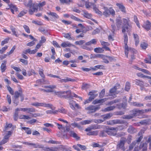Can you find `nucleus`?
<instances>
[{
	"mask_svg": "<svg viewBox=\"0 0 151 151\" xmlns=\"http://www.w3.org/2000/svg\"><path fill=\"white\" fill-rule=\"evenodd\" d=\"M24 4L26 6L29 7V13L30 15L32 14L35 12L38 11V5L37 3L32 4V0H29L28 2H24Z\"/></svg>",
	"mask_w": 151,
	"mask_h": 151,
	"instance_id": "nucleus-1",
	"label": "nucleus"
},
{
	"mask_svg": "<svg viewBox=\"0 0 151 151\" xmlns=\"http://www.w3.org/2000/svg\"><path fill=\"white\" fill-rule=\"evenodd\" d=\"M124 32H122L124 34V42L125 44V49L124 52L126 56L127 57L128 56V51L131 52L135 53L136 50L134 49L133 48H130L129 50L128 47L127 45L128 40V37L127 35V34Z\"/></svg>",
	"mask_w": 151,
	"mask_h": 151,
	"instance_id": "nucleus-2",
	"label": "nucleus"
},
{
	"mask_svg": "<svg viewBox=\"0 0 151 151\" xmlns=\"http://www.w3.org/2000/svg\"><path fill=\"white\" fill-rule=\"evenodd\" d=\"M132 114L127 115H124L123 118L125 119H130L132 118L134 116H137L142 114L141 110L137 109H134L131 111Z\"/></svg>",
	"mask_w": 151,
	"mask_h": 151,
	"instance_id": "nucleus-3",
	"label": "nucleus"
},
{
	"mask_svg": "<svg viewBox=\"0 0 151 151\" xmlns=\"http://www.w3.org/2000/svg\"><path fill=\"white\" fill-rule=\"evenodd\" d=\"M13 133V130L6 131L5 133V135L2 140L0 142V145H3L8 142L9 138Z\"/></svg>",
	"mask_w": 151,
	"mask_h": 151,
	"instance_id": "nucleus-4",
	"label": "nucleus"
},
{
	"mask_svg": "<svg viewBox=\"0 0 151 151\" xmlns=\"http://www.w3.org/2000/svg\"><path fill=\"white\" fill-rule=\"evenodd\" d=\"M47 76L51 77L56 78H58L59 79L58 80V81L62 83L63 82H66L68 81H75L74 79H71L68 77H66L65 79H61L60 78L59 76L53 75L50 74H47Z\"/></svg>",
	"mask_w": 151,
	"mask_h": 151,
	"instance_id": "nucleus-5",
	"label": "nucleus"
},
{
	"mask_svg": "<svg viewBox=\"0 0 151 151\" xmlns=\"http://www.w3.org/2000/svg\"><path fill=\"white\" fill-rule=\"evenodd\" d=\"M31 105L37 107L39 106H42L48 109H53L52 105V104H47L44 102L39 103L38 102H35L31 104Z\"/></svg>",
	"mask_w": 151,
	"mask_h": 151,
	"instance_id": "nucleus-6",
	"label": "nucleus"
},
{
	"mask_svg": "<svg viewBox=\"0 0 151 151\" xmlns=\"http://www.w3.org/2000/svg\"><path fill=\"white\" fill-rule=\"evenodd\" d=\"M127 141V139L125 137L121 138L119 142L117 145V148L118 149H121L123 151H124L125 149L124 147L125 143Z\"/></svg>",
	"mask_w": 151,
	"mask_h": 151,
	"instance_id": "nucleus-7",
	"label": "nucleus"
},
{
	"mask_svg": "<svg viewBox=\"0 0 151 151\" xmlns=\"http://www.w3.org/2000/svg\"><path fill=\"white\" fill-rule=\"evenodd\" d=\"M123 25L122 27V32H126V29L127 30L130 27L129 24V21L126 19H123Z\"/></svg>",
	"mask_w": 151,
	"mask_h": 151,
	"instance_id": "nucleus-8",
	"label": "nucleus"
},
{
	"mask_svg": "<svg viewBox=\"0 0 151 151\" xmlns=\"http://www.w3.org/2000/svg\"><path fill=\"white\" fill-rule=\"evenodd\" d=\"M53 93L55 95L57 96L58 97H65L66 98V94L67 93H70V91H54Z\"/></svg>",
	"mask_w": 151,
	"mask_h": 151,
	"instance_id": "nucleus-9",
	"label": "nucleus"
},
{
	"mask_svg": "<svg viewBox=\"0 0 151 151\" xmlns=\"http://www.w3.org/2000/svg\"><path fill=\"white\" fill-rule=\"evenodd\" d=\"M115 22L117 29L120 30L121 28H122V27L123 26L121 18L120 17H117L116 19Z\"/></svg>",
	"mask_w": 151,
	"mask_h": 151,
	"instance_id": "nucleus-10",
	"label": "nucleus"
},
{
	"mask_svg": "<svg viewBox=\"0 0 151 151\" xmlns=\"http://www.w3.org/2000/svg\"><path fill=\"white\" fill-rule=\"evenodd\" d=\"M101 127L100 125L97 124L91 125L89 127L86 129L85 131L89 132L92 129H100Z\"/></svg>",
	"mask_w": 151,
	"mask_h": 151,
	"instance_id": "nucleus-11",
	"label": "nucleus"
},
{
	"mask_svg": "<svg viewBox=\"0 0 151 151\" xmlns=\"http://www.w3.org/2000/svg\"><path fill=\"white\" fill-rule=\"evenodd\" d=\"M100 108L99 106H90L86 108V109L90 111L91 112H94Z\"/></svg>",
	"mask_w": 151,
	"mask_h": 151,
	"instance_id": "nucleus-12",
	"label": "nucleus"
},
{
	"mask_svg": "<svg viewBox=\"0 0 151 151\" xmlns=\"http://www.w3.org/2000/svg\"><path fill=\"white\" fill-rule=\"evenodd\" d=\"M94 68H82V69L83 70L86 71H88L91 70H96L99 69H105V68H104V67H95Z\"/></svg>",
	"mask_w": 151,
	"mask_h": 151,
	"instance_id": "nucleus-13",
	"label": "nucleus"
},
{
	"mask_svg": "<svg viewBox=\"0 0 151 151\" xmlns=\"http://www.w3.org/2000/svg\"><path fill=\"white\" fill-rule=\"evenodd\" d=\"M142 27L147 31L151 30V23L149 21L147 20Z\"/></svg>",
	"mask_w": 151,
	"mask_h": 151,
	"instance_id": "nucleus-14",
	"label": "nucleus"
},
{
	"mask_svg": "<svg viewBox=\"0 0 151 151\" xmlns=\"http://www.w3.org/2000/svg\"><path fill=\"white\" fill-rule=\"evenodd\" d=\"M116 5L118 7L119 9L123 13H126V8L122 4L117 3Z\"/></svg>",
	"mask_w": 151,
	"mask_h": 151,
	"instance_id": "nucleus-15",
	"label": "nucleus"
},
{
	"mask_svg": "<svg viewBox=\"0 0 151 151\" xmlns=\"http://www.w3.org/2000/svg\"><path fill=\"white\" fill-rule=\"evenodd\" d=\"M49 15L52 17V19L53 20L59 18V16L58 14L52 12H49L47 13Z\"/></svg>",
	"mask_w": 151,
	"mask_h": 151,
	"instance_id": "nucleus-16",
	"label": "nucleus"
},
{
	"mask_svg": "<svg viewBox=\"0 0 151 151\" xmlns=\"http://www.w3.org/2000/svg\"><path fill=\"white\" fill-rule=\"evenodd\" d=\"M69 135L71 137L75 138L76 140H78L80 139V137H78L77 134L74 132V131H70L69 132Z\"/></svg>",
	"mask_w": 151,
	"mask_h": 151,
	"instance_id": "nucleus-17",
	"label": "nucleus"
},
{
	"mask_svg": "<svg viewBox=\"0 0 151 151\" xmlns=\"http://www.w3.org/2000/svg\"><path fill=\"white\" fill-rule=\"evenodd\" d=\"M123 129V128H122L121 126H119L116 127H111L109 128V129L112 131H114L113 132H114L116 133L118 130H121Z\"/></svg>",
	"mask_w": 151,
	"mask_h": 151,
	"instance_id": "nucleus-18",
	"label": "nucleus"
},
{
	"mask_svg": "<svg viewBox=\"0 0 151 151\" xmlns=\"http://www.w3.org/2000/svg\"><path fill=\"white\" fill-rule=\"evenodd\" d=\"M44 87L46 88L45 90H50L51 91L49 92H53L54 91L53 90V89L55 88L56 86L55 85H49L44 86Z\"/></svg>",
	"mask_w": 151,
	"mask_h": 151,
	"instance_id": "nucleus-19",
	"label": "nucleus"
},
{
	"mask_svg": "<svg viewBox=\"0 0 151 151\" xmlns=\"http://www.w3.org/2000/svg\"><path fill=\"white\" fill-rule=\"evenodd\" d=\"M67 95H66V97L67 98H72L73 97H74L75 98H78L79 99H82V98L81 97H78V95L75 94L74 93H71L70 92V93H67Z\"/></svg>",
	"mask_w": 151,
	"mask_h": 151,
	"instance_id": "nucleus-20",
	"label": "nucleus"
},
{
	"mask_svg": "<svg viewBox=\"0 0 151 151\" xmlns=\"http://www.w3.org/2000/svg\"><path fill=\"white\" fill-rule=\"evenodd\" d=\"M139 149H142L143 151L147 150V145L146 143H141L139 146Z\"/></svg>",
	"mask_w": 151,
	"mask_h": 151,
	"instance_id": "nucleus-21",
	"label": "nucleus"
},
{
	"mask_svg": "<svg viewBox=\"0 0 151 151\" xmlns=\"http://www.w3.org/2000/svg\"><path fill=\"white\" fill-rule=\"evenodd\" d=\"M97 43V40L96 39H93L91 40L90 41L86 42L85 43L86 45H91L92 44L96 45Z\"/></svg>",
	"mask_w": 151,
	"mask_h": 151,
	"instance_id": "nucleus-22",
	"label": "nucleus"
},
{
	"mask_svg": "<svg viewBox=\"0 0 151 151\" xmlns=\"http://www.w3.org/2000/svg\"><path fill=\"white\" fill-rule=\"evenodd\" d=\"M35 111V109L33 108H24V112H27V113L34 112Z\"/></svg>",
	"mask_w": 151,
	"mask_h": 151,
	"instance_id": "nucleus-23",
	"label": "nucleus"
},
{
	"mask_svg": "<svg viewBox=\"0 0 151 151\" xmlns=\"http://www.w3.org/2000/svg\"><path fill=\"white\" fill-rule=\"evenodd\" d=\"M127 131L131 134H133L137 132V131L134 127L130 126L127 129Z\"/></svg>",
	"mask_w": 151,
	"mask_h": 151,
	"instance_id": "nucleus-24",
	"label": "nucleus"
},
{
	"mask_svg": "<svg viewBox=\"0 0 151 151\" xmlns=\"http://www.w3.org/2000/svg\"><path fill=\"white\" fill-rule=\"evenodd\" d=\"M135 67V68H134L138 70L141 71L143 72L144 73L150 75V72L148 70H146L140 68H139L138 67Z\"/></svg>",
	"mask_w": 151,
	"mask_h": 151,
	"instance_id": "nucleus-25",
	"label": "nucleus"
},
{
	"mask_svg": "<svg viewBox=\"0 0 151 151\" xmlns=\"http://www.w3.org/2000/svg\"><path fill=\"white\" fill-rule=\"evenodd\" d=\"M134 38V39L135 45H137L139 43V36L136 34H133Z\"/></svg>",
	"mask_w": 151,
	"mask_h": 151,
	"instance_id": "nucleus-26",
	"label": "nucleus"
},
{
	"mask_svg": "<svg viewBox=\"0 0 151 151\" xmlns=\"http://www.w3.org/2000/svg\"><path fill=\"white\" fill-rule=\"evenodd\" d=\"M106 101V99H104L99 100L96 99L93 102V104H96L98 103H102Z\"/></svg>",
	"mask_w": 151,
	"mask_h": 151,
	"instance_id": "nucleus-27",
	"label": "nucleus"
},
{
	"mask_svg": "<svg viewBox=\"0 0 151 151\" xmlns=\"http://www.w3.org/2000/svg\"><path fill=\"white\" fill-rule=\"evenodd\" d=\"M93 122V119L89 120H84L80 122V124L82 125H85L86 124H89Z\"/></svg>",
	"mask_w": 151,
	"mask_h": 151,
	"instance_id": "nucleus-28",
	"label": "nucleus"
},
{
	"mask_svg": "<svg viewBox=\"0 0 151 151\" xmlns=\"http://www.w3.org/2000/svg\"><path fill=\"white\" fill-rule=\"evenodd\" d=\"M115 108V106H111L109 107H107L104 109H102V111L106 112L109 111L111 110H112Z\"/></svg>",
	"mask_w": 151,
	"mask_h": 151,
	"instance_id": "nucleus-29",
	"label": "nucleus"
},
{
	"mask_svg": "<svg viewBox=\"0 0 151 151\" xmlns=\"http://www.w3.org/2000/svg\"><path fill=\"white\" fill-rule=\"evenodd\" d=\"M76 104V102L73 100H70L69 101L70 107L73 110L75 109V105Z\"/></svg>",
	"mask_w": 151,
	"mask_h": 151,
	"instance_id": "nucleus-30",
	"label": "nucleus"
},
{
	"mask_svg": "<svg viewBox=\"0 0 151 151\" xmlns=\"http://www.w3.org/2000/svg\"><path fill=\"white\" fill-rule=\"evenodd\" d=\"M142 138L143 137L142 136H140L136 141L132 142V143H134V144H133V146H134V145L138 146L139 142L141 141Z\"/></svg>",
	"mask_w": 151,
	"mask_h": 151,
	"instance_id": "nucleus-31",
	"label": "nucleus"
},
{
	"mask_svg": "<svg viewBox=\"0 0 151 151\" xmlns=\"http://www.w3.org/2000/svg\"><path fill=\"white\" fill-rule=\"evenodd\" d=\"M112 116V113H109L105 115H102V116L104 119V120L106 119H109Z\"/></svg>",
	"mask_w": 151,
	"mask_h": 151,
	"instance_id": "nucleus-32",
	"label": "nucleus"
},
{
	"mask_svg": "<svg viewBox=\"0 0 151 151\" xmlns=\"http://www.w3.org/2000/svg\"><path fill=\"white\" fill-rule=\"evenodd\" d=\"M61 46L62 47H70L72 46H74L72 44L68 42H63L61 45Z\"/></svg>",
	"mask_w": 151,
	"mask_h": 151,
	"instance_id": "nucleus-33",
	"label": "nucleus"
},
{
	"mask_svg": "<svg viewBox=\"0 0 151 151\" xmlns=\"http://www.w3.org/2000/svg\"><path fill=\"white\" fill-rule=\"evenodd\" d=\"M30 146H33V147L36 148H40L43 147V146L42 145H40L38 143L35 144V143H31Z\"/></svg>",
	"mask_w": 151,
	"mask_h": 151,
	"instance_id": "nucleus-34",
	"label": "nucleus"
},
{
	"mask_svg": "<svg viewBox=\"0 0 151 151\" xmlns=\"http://www.w3.org/2000/svg\"><path fill=\"white\" fill-rule=\"evenodd\" d=\"M104 12H103V15H104V16L106 17H108L109 15L108 9L107 8L104 7Z\"/></svg>",
	"mask_w": 151,
	"mask_h": 151,
	"instance_id": "nucleus-35",
	"label": "nucleus"
},
{
	"mask_svg": "<svg viewBox=\"0 0 151 151\" xmlns=\"http://www.w3.org/2000/svg\"><path fill=\"white\" fill-rule=\"evenodd\" d=\"M135 81L136 85L139 86H144V83L142 81L138 79H136Z\"/></svg>",
	"mask_w": 151,
	"mask_h": 151,
	"instance_id": "nucleus-36",
	"label": "nucleus"
},
{
	"mask_svg": "<svg viewBox=\"0 0 151 151\" xmlns=\"http://www.w3.org/2000/svg\"><path fill=\"white\" fill-rule=\"evenodd\" d=\"M94 51L96 53H102L104 50L103 48L97 47L94 49Z\"/></svg>",
	"mask_w": 151,
	"mask_h": 151,
	"instance_id": "nucleus-37",
	"label": "nucleus"
},
{
	"mask_svg": "<svg viewBox=\"0 0 151 151\" xmlns=\"http://www.w3.org/2000/svg\"><path fill=\"white\" fill-rule=\"evenodd\" d=\"M132 105L134 106L137 107H140L143 106L144 105V104H143L137 102H133L132 104Z\"/></svg>",
	"mask_w": 151,
	"mask_h": 151,
	"instance_id": "nucleus-38",
	"label": "nucleus"
},
{
	"mask_svg": "<svg viewBox=\"0 0 151 151\" xmlns=\"http://www.w3.org/2000/svg\"><path fill=\"white\" fill-rule=\"evenodd\" d=\"M12 127V124L9 123V124H8L7 123H6V126L5 127L4 129L5 132H6V131H8L7 130H9V129L11 128Z\"/></svg>",
	"mask_w": 151,
	"mask_h": 151,
	"instance_id": "nucleus-39",
	"label": "nucleus"
},
{
	"mask_svg": "<svg viewBox=\"0 0 151 151\" xmlns=\"http://www.w3.org/2000/svg\"><path fill=\"white\" fill-rule=\"evenodd\" d=\"M22 129L25 130L27 134H31V131L29 128L22 127Z\"/></svg>",
	"mask_w": 151,
	"mask_h": 151,
	"instance_id": "nucleus-40",
	"label": "nucleus"
},
{
	"mask_svg": "<svg viewBox=\"0 0 151 151\" xmlns=\"http://www.w3.org/2000/svg\"><path fill=\"white\" fill-rule=\"evenodd\" d=\"M99 131L97 130L90 132L87 134L89 135H96L98 134Z\"/></svg>",
	"mask_w": 151,
	"mask_h": 151,
	"instance_id": "nucleus-41",
	"label": "nucleus"
},
{
	"mask_svg": "<svg viewBox=\"0 0 151 151\" xmlns=\"http://www.w3.org/2000/svg\"><path fill=\"white\" fill-rule=\"evenodd\" d=\"M107 130H103L101 131L99 134V136L101 137H106L107 136Z\"/></svg>",
	"mask_w": 151,
	"mask_h": 151,
	"instance_id": "nucleus-42",
	"label": "nucleus"
},
{
	"mask_svg": "<svg viewBox=\"0 0 151 151\" xmlns=\"http://www.w3.org/2000/svg\"><path fill=\"white\" fill-rule=\"evenodd\" d=\"M130 83L129 82H127L125 86V90L127 91H128L130 89Z\"/></svg>",
	"mask_w": 151,
	"mask_h": 151,
	"instance_id": "nucleus-43",
	"label": "nucleus"
},
{
	"mask_svg": "<svg viewBox=\"0 0 151 151\" xmlns=\"http://www.w3.org/2000/svg\"><path fill=\"white\" fill-rule=\"evenodd\" d=\"M116 87L115 86L113 88L111 89L109 91L111 95H112L113 94H114L116 92Z\"/></svg>",
	"mask_w": 151,
	"mask_h": 151,
	"instance_id": "nucleus-44",
	"label": "nucleus"
},
{
	"mask_svg": "<svg viewBox=\"0 0 151 151\" xmlns=\"http://www.w3.org/2000/svg\"><path fill=\"white\" fill-rule=\"evenodd\" d=\"M107 134L109 135L114 136L116 135V132H113V131H112L109 129L107 130Z\"/></svg>",
	"mask_w": 151,
	"mask_h": 151,
	"instance_id": "nucleus-45",
	"label": "nucleus"
},
{
	"mask_svg": "<svg viewBox=\"0 0 151 151\" xmlns=\"http://www.w3.org/2000/svg\"><path fill=\"white\" fill-rule=\"evenodd\" d=\"M93 9L96 13H97L98 14H100L101 15H102V12L101 11H100L96 7L95 5V4L93 6Z\"/></svg>",
	"mask_w": 151,
	"mask_h": 151,
	"instance_id": "nucleus-46",
	"label": "nucleus"
},
{
	"mask_svg": "<svg viewBox=\"0 0 151 151\" xmlns=\"http://www.w3.org/2000/svg\"><path fill=\"white\" fill-rule=\"evenodd\" d=\"M92 5L93 6L94 4L92 3H90L88 1L86 2L85 4V6H86V8L87 9L89 8Z\"/></svg>",
	"mask_w": 151,
	"mask_h": 151,
	"instance_id": "nucleus-47",
	"label": "nucleus"
},
{
	"mask_svg": "<svg viewBox=\"0 0 151 151\" xmlns=\"http://www.w3.org/2000/svg\"><path fill=\"white\" fill-rule=\"evenodd\" d=\"M61 3L64 4H69L72 2V0H60Z\"/></svg>",
	"mask_w": 151,
	"mask_h": 151,
	"instance_id": "nucleus-48",
	"label": "nucleus"
},
{
	"mask_svg": "<svg viewBox=\"0 0 151 151\" xmlns=\"http://www.w3.org/2000/svg\"><path fill=\"white\" fill-rule=\"evenodd\" d=\"M10 29L12 30V31L13 33V35H15L16 37H17L18 36L17 35L16 33V29L15 28L12 26L10 27Z\"/></svg>",
	"mask_w": 151,
	"mask_h": 151,
	"instance_id": "nucleus-49",
	"label": "nucleus"
},
{
	"mask_svg": "<svg viewBox=\"0 0 151 151\" xmlns=\"http://www.w3.org/2000/svg\"><path fill=\"white\" fill-rule=\"evenodd\" d=\"M134 20L135 22L136 23L137 26L139 27V28H140V26L139 25V23L138 20L136 16L135 15L134 16Z\"/></svg>",
	"mask_w": 151,
	"mask_h": 151,
	"instance_id": "nucleus-50",
	"label": "nucleus"
},
{
	"mask_svg": "<svg viewBox=\"0 0 151 151\" xmlns=\"http://www.w3.org/2000/svg\"><path fill=\"white\" fill-rule=\"evenodd\" d=\"M140 46L142 49L145 50L147 47L148 45L147 43L143 42L141 43Z\"/></svg>",
	"mask_w": 151,
	"mask_h": 151,
	"instance_id": "nucleus-51",
	"label": "nucleus"
},
{
	"mask_svg": "<svg viewBox=\"0 0 151 151\" xmlns=\"http://www.w3.org/2000/svg\"><path fill=\"white\" fill-rule=\"evenodd\" d=\"M90 87V86L89 84L86 83H83L82 86V88L83 89L86 90L89 88Z\"/></svg>",
	"mask_w": 151,
	"mask_h": 151,
	"instance_id": "nucleus-52",
	"label": "nucleus"
},
{
	"mask_svg": "<svg viewBox=\"0 0 151 151\" xmlns=\"http://www.w3.org/2000/svg\"><path fill=\"white\" fill-rule=\"evenodd\" d=\"M58 112L65 114L67 113V111L64 108L62 107L58 109Z\"/></svg>",
	"mask_w": 151,
	"mask_h": 151,
	"instance_id": "nucleus-53",
	"label": "nucleus"
},
{
	"mask_svg": "<svg viewBox=\"0 0 151 151\" xmlns=\"http://www.w3.org/2000/svg\"><path fill=\"white\" fill-rule=\"evenodd\" d=\"M63 36L65 38L69 40H72L73 38L71 37L69 33H64Z\"/></svg>",
	"mask_w": 151,
	"mask_h": 151,
	"instance_id": "nucleus-54",
	"label": "nucleus"
},
{
	"mask_svg": "<svg viewBox=\"0 0 151 151\" xmlns=\"http://www.w3.org/2000/svg\"><path fill=\"white\" fill-rule=\"evenodd\" d=\"M85 41L84 40H80L76 41L75 42V44L76 45H81L85 43Z\"/></svg>",
	"mask_w": 151,
	"mask_h": 151,
	"instance_id": "nucleus-55",
	"label": "nucleus"
},
{
	"mask_svg": "<svg viewBox=\"0 0 151 151\" xmlns=\"http://www.w3.org/2000/svg\"><path fill=\"white\" fill-rule=\"evenodd\" d=\"M44 70L42 69H40L39 71V74L41 77L43 78H44L45 77V75L43 73Z\"/></svg>",
	"mask_w": 151,
	"mask_h": 151,
	"instance_id": "nucleus-56",
	"label": "nucleus"
},
{
	"mask_svg": "<svg viewBox=\"0 0 151 151\" xmlns=\"http://www.w3.org/2000/svg\"><path fill=\"white\" fill-rule=\"evenodd\" d=\"M70 18L74 20L75 21H76L78 22H82V20H81L79 18L76 17L75 16L73 15H71L70 16Z\"/></svg>",
	"mask_w": 151,
	"mask_h": 151,
	"instance_id": "nucleus-57",
	"label": "nucleus"
},
{
	"mask_svg": "<svg viewBox=\"0 0 151 151\" xmlns=\"http://www.w3.org/2000/svg\"><path fill=\"white\" fill-rule=\"evenodd\" d=\"M12 109V108L9 107L8 108H7L5 106H3L2 108V110L3 111H9L10 110H11Z\"/></svg>",
	"mask_w": 151,
	"mask_h": 151,
	"instance_id": "nucleus-58",
	"label": "nucleus"
},
{
	"mask_svg": "<svg viewBox=\"0 0 151 151\" xmlns=\"http://www.w3.org/2000/svg\"><path fill=\"white\" fill-rule=\"evenodd\" d=\"M105 94V90L104 89H102L99 94V97L100 98L103 97Z\"/></svg>",
	"mask_w": 151,
	"mask_h": 151,
	"instance_id": "nucleus-59",
	"label": "nucleus"
},
{
	"mask_svg": "<svg viewBox=\"0 0 151 151\" xmlns=\"http://www.w3.org/2000/svg\"><path fill=\"white\" fill-rule=\"evenodd\" d=\"M125 133L124 132H120L118 133L117 134L116 133V135L117 137H122L125 135Z\"/></svg>",
	"mask_w": 151,
	"mask_h": 151,
	"instance_id": "nucleus-60",
	"label": "nucleus"
},
{
	"mask_svg": "<svg viewBox=\"0 0 151 151\" xmlns=\"http://www.w3.org/2000/svg\"><path fill=\"white\" fill-rule=\"evenodd\" d=\"M108 10H109V13H110V14H111L113 16H114L115 14V11L111 8H109V9H108Z\"/></svg>",
	"mask_w": 151,
	"mask_h": 151,
	"instance_id": "nucleus-61",
	"label": "nucleus"
},
{
	"mask_svg": "<svg viewBox=\"0 0 151 151\" xmlns=\"http://www.w3.org/2000/svg\"><path fill=\"white\" fill-rule=\"evenodd\" d=\"M71 125L73 126L74 127H77L79 128H81V126L80 125H78L76 122H74L71 124Z\"/></svg>",
	"mask_w": 151,
	"mask_h": 151,
	"instance_id": "nucleus-62",
	"label": "nucleus"
},
{
	"mask_svg": "<svg viewBox=\"0 0 151 151\" xmlns=\"http://www.w3.org/2000/svg\"><path fill=\"white\" fill-rule=\"evenodd\" d=\"M23 27L24 28L25 31L28 33H29L30 32V30H29V28L28 26H27L24 25L23 26Z\"/></svg>",
	"mask_w": 151,
	"mask_h": 151,
	"instance_id": "nucleus-63",
	"label": "nucleus"
},
{
	"mask_svg": "<svg viewBox=\"0 0 151 151\" xmlns=\"http://www.w3.org/2000/svg\"><path fill=\"white\" fill-rule=\"evenodd\" d=\"M84 15L88 19L90 18L92 16L91 14H89L87 12H85L84 13Z\"/></svg>",
	"mask_w": 151,
	"mask_h": 151,
	"instance_id": "nucleus-64",
	"label": "nucleus"
}]
</instances>
